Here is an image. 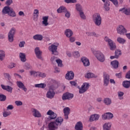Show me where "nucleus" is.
<instances>
[{
  "instance_id": "f257e3e1",
  "label": "nucleus",
  "mask_w": 130,
  "mask_h": 130,
  "mask_svg": "<svg viewBox=\"0 0 130 130\" xmlns=\"http://www.w3.org/2000/svg\"><path fill=\"white\" fill-rule=\"evenodd\" d=\"M92 21L95 26L100 27L102 24V17L99 13H95L92 15Z\"/></svg>"
},
{
  "instance_id": "f03ea898",
  "label": "nucleus",
  "mask_w": 130,
  "mask_h": 130,
  "mask_svg": "<svg viewBox=\"0 0 130 130\" xmlns=\"http://www.w3.org/2000/svg\"><path fill=\"white\" fill-rule=\"evenodd\" d=\"M91 51L99 61L104 62L105 61V56L103 54V53L100 51H96L94 49H91Z\"/></svg>"
},
{
  "instance_id": "7ed1b4c3",
  "label": "nucleus",
  "mask_w": 130,
  "mask_h": 130,
  "mask_svg": "<svg viewBox=\"0 0 130 130\" xmlns=\"http://www.w3.org/2000/svg\"><path fill=\"white\" fill-rule=\"evenodd\" d=\"M59 46V44L58 43H54L49 46L48 49L49 51L52 52V54H54V55H58V52L57 51V47H58Z\"/></svg>"
},
{
  "instance_id": "20e7f679",
  "label": "nucleus",
  "mask_w": 130,
  "mask_h": 130,
  "mask_svg": "<svg viewBox=\"0 0 130 130\" xmlns=\"http://www.w3.org/2000/svg\"><path fill=\"white\" fill-rule=\"evenodd\" d=\"M104 40L108 43L111 50H115L116 49V44L112 40L110 39L108 37H105Z\"/></svg>"
},
{
  "instance_id": "39448f33",
  "label": "nucleus",
  "mask_w": 130,
  "mask_h": 130,
  "mask_svg": "<svg viewBox=\"0 0 130 130\" xmlns=\"http://www.w3.org/2000/svg\"><path fill=\"white\" fill-rule=\"evenodd\" d=\"M15 34H16V29L15 27H12L8 34V41H9V42H13V41H14V36H15Z\"/></svg>"
},
{
  "instance_id": "423d86ee",
  "label": "nucleus",
  "mask_w": 130,
  "mask_h": 130,
  "mask_svg": "<svg viewBox=\"0 0 130 130\" xmlns=\"http://www.w3.org/2000/svg\"><path fill=\"white\" fill-rule=\"evenodd\" d=\"M89 87H90V84L88 83L85 82L81 86V88H79V93L80 94H83L85 93L89 89Z\"/></svg>"
},
{
  "instance_id": "0eeeda50",
  "label": "nucleus",
  "mask_w": 130,
  "mask_h": 130,
  "mask_svg": "<svg viewBox=\"0 0 130 130\" xmlns=\"http://www.w3.org/2000/svg\"><path fill=\"white\" fill-rule=\"evenodd\" d=\"M116 30L118 34H120V35H124V34L127 32V30L124 28V26L121 25H119L117 27Z\"/></svg>"
},
{
  "instance_id": "6e6552de",
  "label": "nucleus",
  "mask_w": 130,
  "mask_h": 130,
  "mask_svg": "<svg viewBox=\"0 0 130 130\" xmlns=\"http://www.w3.org/2000/svg\"><path fill=\"white\" fill-rule=\"evenodd\" d=\"M102 117V119H104V120H106V119H112V118H113V114L111 112H107L103 114Z\"/></svg>"
},
{
  "instance_id": "1a4fd4ad",
  "label": "nucleus",
  "mask_w": 130,
  "mask_h": 130,
  "mask_svg": "<svg viewBox=\"0 0 130 130\" xmlns=\"http://www.w3.org/2000/svg\"><path fill=\"white\" fill-rule=\"evenodd\" d=\"M110 76L109 75L106 74V73L103 74V80L104 86H108L109 84Z\"/></svg>"
},
{
  "instance_id": "9d476101",
  "label": "nucleus",
  "mask_w": 130,
  "mask_h": 130,
  "mask_svg": "<svg viewBox=\"0 0 130 130\" xmlns=\"http://www.w3.org/2000/svg\"><path fill=\"white\" fill-rule=\"evenodd\" d=\"M35 53L37 58L39 59H42V52L40 50V48H39V47H36L35 49Z\"/></svg>"
},
{
  "instance_id": "9b49d317",
  "label": "nucleus",
  "mask_w": 130,
  "mask_h": 130,
  "mask_svg": "<svg viewBox=\"0 0 130 130\" xmlns=\"http://www.w3.org/2000/svg\"><path fill=\"white\" fill-rule=\"evenodd\" d=\"M31 113L34 116V117H37L38 118H39L40 117H41V113H40V112L38 111V110L35 109V108H32L31 109Z\"/></svg>"
},
{
  "instance_id": "f8f14e48",
  "label": "nucleus",
  "mask_w": 130,
  "mask_h": 130,
  "mask_svg": "<svg viewBox=\"0 0 130 130\" xmlns=\"http://www.w3.org/2000/svg\"><path fill=\"white\" fill-rule=\"evenodd\" d=\"M74 98V94L67 92L64 93L62 96V100H70Z\"/></svg>"
},
{
  "instance_id": "ddd939ff",
  "label": "nucleus",
  "mask_w": 130,
  "mask_h": 130,
  "mask_svg": "<svg viewBox=\"0 0 130 130\" xmlns=\"http://www.w3.org/2000/svg\"><path fill=\"white\" fill-rule=\"evenodd\" d=\"M1 87L2 89H3V90H4L5 91H7V92H8V93L13 92V88L11 86L1 84Z\"/></svg>"
},
{
  "instance_id": "4468645a",
  "label": "nucleus",
  "mask_w": 130,
  "mask_h": 130,
  "mask_svg": "<svg viewBox=\"0 0 130 130\" xmlns=\"http://www.w3.org/2000/svg\"><path fill=\"white\" fill-rule=\"evenodd\" d=\"M119 12H121L122 14H124L126 16H130V7L120 8Z\"/></svg>"
},
{
  "instance_id": "2eb2a0df",
  "label": "nucleus",
  "mask_w": 130,
  "mask_h": 130,
  "mask_svg": "<svg viewBox=\"0 0 130 130\" xmlns=\"http://www.w3.org/2000/svg\"><path fill=\"white\" fill-rule=\"evenodd\" d=\"M48 127L49 130H56L58 128V126L57 125L56 122L54 121L49 123Z\"/></svg>"
},
{
  "instance_id": "dca6fc26",
  "label": "nucleus",
  "mask_w": 130,
  "mask_h": 130,
  "mask_svg": "<svg viewBox=\"0 0 130 130\" xmlns=\"http://www.w3.org/2000/svg\"><path fill=\"white\" fill-rule=\"evenodd\" d=\"M75 77V74L73 71L68 72L66 75V79L67 80H69V81L71 80H73L74 77Z\"/></svg>"
},
{
  "instance_id": "f3484780",
  "label": "nucleus",
  "mask_w": 130,
  "mask_h": 130,
  "mask_svg": "<svg viewBox=\"0 0 130 130\" xmlns=\"http://www.w3.org/2000/svg\"><path fill=\"white\" fill-rule=\"evenodd\" d=\"M16 85L20 89H22L24 92H27V88L24 85L22 81H17Z\"/></svg>"
},
{
  "instance_id": "a211bd4d",
  "label": "nucleus",
  "mask_w": 130,
  "mask_h": 130,
  "mask_svg": "<svg viewBox=\"0 0 130 130\" xmlns=\"http://www.w3.org/2000/svg\"><path fill=\"white\" fill-rule=\"evenodd\" d=\"M55 95V92L53 91V89H50L49 91L47 92L46 96L49 99H52Z\"/></svg>"
},
{
  "instance_id": "6ab92c4d",
  "label": "nucleus",
  "mask_w": 130,
  "mask_h": 130,
  "mask_svg": "<svg viewBox=\"0 0 130 130\" xmlns=\"http://www.w3.org/2000/svg\"><path fill=\"white\" fill-rule=\"evenodd\" d=\"M47 115H49L50 116L51 119H55L57 116L56 113H54V112H53L51 110H48V111L47 112Z\"/></svg>"
},
{
  "instance_id": "aec40b11",
  "label": "nucleus",
  "mask_w": 130,
  "mask_h": 130,
  "mask_svg": "<svg viewBox=\"0 0 130 130\" xmlns=\"http://www.w3.org/2000/svg\"><path fill=\"white\" fill-rule=\"evenodd\" d=\"M100 117V115L99 114H92L90 116V117L89 118V121H97V120H99Z\"/></svg>"
},
{
  "instance_id": "412c9836",
  "label": "nucleus",
  "mask_w": 130,
  "mask_h": 130,
  "mask_svg": "<svg viewBox=\"0 0 130 130\" xmlns=\"http://www.w3.org/2000/svg\"><path fill=\"white\" fill-rule=\"evenodd\" d=\"M81 61H82L84 67H89V66H90V61H89V59L86 57H82L81 58Z\"/></svg>"
},
{
  "instance_id": "4be33fe9",
  "label": "nucleus",
  "mask_w": 130,
  "mask_h": 130,
  "mask_svg": "<svg viewBox=\"0 0 130 130\" xmlns=\"http://www.w3.org/2000/svg\"><path fill=\"white\" fill-rule=\"evenodd\" d=\"M71 111V109L69 107H66L63 109V113L64 114V119H68L69 115L70 114V112Z\"/></svg>"
},
{
  "instance_id": "5701e85b",
  "label": "nucleus",
  "mask_w": 130,
  "mask_h": 130,
  "mask_svg": "<svg viewBox=\"0 0 130 130\" xmlns=\"http://www.w3.org/2000/svg\"><path fill=\"white\" fill-rule=\"evenodd\" d=\"M49 18V16H43L42 17V25L46 27L47 26H48L49 25V23H48V18Z\"/></svg>"
},
{
  "instance_id": "b1692460",
  "label": "nucleus",
  "mask_w": 130,
  "mask_h": 130,
  "mask_svg": "<svg viewBox=\"0 0 130 130\" xmlns=\"http://www.w3.org/2000/svg\"><path fill=\"white\" fill-rule=\"evenodd\" d=\"M64 35L68 38H70V37H72V36H73V35H74V32H73V30L72 29H67L64 31Z\"/></svg>"
},
{
  "instance_id": "393cba45",
  "label": "nucleus",
  "mask_w": 130,
  "mask_h": 130,
  "mask_svg": "<svg viewBox=\"0 0 130 130\" xmlns=\"http://www.w3.org/2000/svg\"><path fill=\"white\" fill-rule=\"evenodd\" d=\"M76 130H83V123L81 121H78L76 123L75 126Z\"/></svg>"
},
{
  "instance_id": "a878e982",
  "label": "nucleus",
  "mask_w": 130,
  "mask_h": 130,
  "mask_svg": "<svg viewBox=\"0 0 130 130\" xmlns=\"http://www.w3.org/2000/svg\"><path fill=\"white\" fill-rule=\"evenodd\" d=\"M111 123L110 122H106L103 125V130H110L111 129Z\"/></svg>"
},
{
  "instance_id": "bb28decb",
  "label": "nucleus",
  "mask_w": 130,
  "mask_h": 130,
  "mask_svg": "<svg viewBox=\"0 0 130 130\" xmlns=\"http://www.w3.org/2000/svg\"><path fill=\"white\" fill-rule=\"evenodd\" d=\"M33 20L36 21L38 19V16H39V10L38 9H35L33 12Z\"/></svg>"
},
{
  "instance_id": "cd10ccee",
  "label": "nucleus",
  "mask_w": 130,
  "mask_h": 130,
  "mask_svg": "<svg viewBox=\"0 0 130 130\" xmlns=\"http://www.w3.org/2000/svg\"><path fill=\"white\" fill-rule=\"evenodd\" d=\"M11 10V8L9 6H5L4 7V8L2 10V14L3 15H9V13H10V11Z\"/></svg>"
},
{
  "instance_id": "c85d7f7f",
  "label": "nucleus",
  "mask_w": 130,
  "mask_h": 130,
  "mask_svg": "<svg viewBox=\"0 0 130 130\" xmlns=\"http://www.w3.org/2000/svg\"><path fill=\"white\" fill-rule=\"evenodd\" d=\"M19 58L20 59L22 62H25L27 59H26V54L24 53L20 52L19 53Z\"/></svg>"
},
{
  "instance_id": "c756f323",
  "label": "nucleus",
  "mask_w": 130,
  "mask_h": 130,
  "mask_svg": "<svg viewBox=\"0 0 130 130\" xmlns=\"http://www.w3.org/2000/svg\"><path fill=\"white\" fill-rule=\"evenodd\" d=\"M104 103L107 106H109V105H111V103H112V101H111V99L109 98H106L104 100Z\"/></svg>"
},
{
  "instance_id": "7c9ffc66",
  "label": "nucleus",
  "mask_w": 130,
  "mask_h": 130,
  "mask_svg": "<svg viewBox=\"0 0 130 130\" xmlns=\"http://www.w3.org/2000/svg\"><path fill=\"white\" fill-rule=\"evenodd\" d=\"M54 122H56L58 126L61 125L62 122H63V118L61 117H58L56 119L55 121Z\"/></svg>"
},
{
  "instance_id": "2f4dec72",
  "label": "nucleus",
  "mask_w": 130,
  "mask_h": 130,
  "mask_svg": "<svg viewBox=\"0 0 130 130\" xmlns=\"http://www.w3.org/2000/svg\"><path fill=\"white\" fill-rule=\"evenodd\" d=\"M86 79H92V78H97V76L92 73H86L85 75Z\"/></svg>"
},
{
  "instance_id": "473e14b6",
  "label": "nucleus",
  "mask_w": 130,
  "mask_h": 130,
  "mask_svg": "<svg viewBox=\"0 0 130 130\" xmlns=\"http://www.w3.org/2000/svg\"><path fill=\"white\" fill-rule=\"evenodd\" d=\"M33 39L34 40H38V41H41L43 39V36L42 35H35L33 36Z\"/></svg>"
},
{
  "instance_id": "72a5a7b5",
  "label": "nucleus",
  "mask_w": 130,
  "mask_h": 130,
  "mask_svg": "<svg viewBox=\"0 0 130 130\" xmlns=\"http://www.w3.org/2000/svg\"><path fill=\"white\" fill-rule=\"evenodd\" d=\"M119 64V63L117 60H114L111 62V65L112 66V68H113V69H118Z\"/></svg>"
},
{
  "instance_id": "f704fd0d",
  "label": "nucleus",
  "mask_w": 130,
  "mask_h": 130,
  "mask_svg": "<svg viewBox=\"0 0 130 130\" xmlns=\"http://www.w3.org/2000/svg\"><path fill=\"white\" fill-rule=\"evenodd\" d=\"M122 86L126 89H128L130 87V81H124L122 82Z\"/></svg>"
},
{
  "instance_id": "c9c22d12",
  "label": "nucleus",
  "mask_w": 130,
  "mask_h": 130,
  "mask_svg": "<svg viewBox=\"0 0 130 130\" xmlns=\"http://www.w3.org/2000/svg\"><path fill=\"white\" fill-rule=\"evenodd\" d=\"M6 57V52L3 50H0V60L3 61Z\"/></svg>"
},
{
  "instance_id": "e433bc0d",
  "label": "nucleus",
  "mask_w": 130,
  "mask_h": 130,
  "mask_svg": "<svg viewBox=\"0 0 130 130\" xmlns=\"http://www.w3.org/2000/svg\"><path fill=\"white\" fill-rule=\"evenodd\" d=\"M76 10L77 11V12H79V13H80L81 12H83V7L80 4H76Z\"/></svg>"
},
{
  "instance_id": "4c0bfd02",
  "label": "nucleus",
  "mask_w": 130,
  "mask_h": 130,
  "mask_svg": "<svg viewBox=\"0 0 130 130\" xmlns=\"http://www.w3.org/2000/svg\"><path fill=\"white\" fill-rule=\"evenodd\" d=\"M35 88H41V89H44L46 87V84L45 83H40L35 84Z\"/></svg>"
},
{
  "instance_id": "58836bf2",
  "label": "nucleus",
  "mask_w": 130,
  "mask_h": 130,
  "mask_svg": "<svg viewBox=\"0 0 130 130\" xmlns=\"http://www.w3.org/2000/svg\"><path fill=\"white\" fill-rule=\"evenodd\" d=\"M67 10L66 7L63 6L60 7L59 8H58L57 10V13H65V12H67Z\"/></svg>"
},
{
  "instance_id": "ea45409f",
  "label": "nucleus",
  "mask_w": 130,
  "mask_h": 130,
  "mask_svg": "<svg viewBox=\"0 0 130 130\" xmlns=\"http://www.w3.org/2000/svg\"><path fill=\"white\" fill-rule=\"evenodd\" d=\"M3 76L6 79H8V81L9 83H11L13 84V83L11 82V75L9 73H5L3 74Z\"/></svg>"
},
{
  "instance_id": "a19ab883",
  "label": "nucleus",
  "mask_w": 130,
  "mask_h": 130,
  "mask_svg": "<svg viewBox=\"0 0 130 130\" xmlns=\"http://www.w3.org/2000/svg\"><path fill=\"white\" fill-rule=\"evenodd\" d=\"M9 16L10 17H15L17 16V14H16V12L14 10L12 9H10V11L9 12V13H8Z\"/></svg>"
},
{
  "instance_id": "79ce46f5",
  "label": "nucleus",
  "mask_w": 130,
  "mask_h": 130,
  "mask_svg": "<svg viewBox=\"0 0 130 130\" xmlns=\"http://www.w3.org/2000/svg\"><path fill=\"white\" fill-rule=\"evenodd\" d=\"M117 42H118V43H120V44H124V43H125L126 41L122 38L118 37L117 39Z\"/></svg>"
},
{
  "instance_id": "37998d69",
  "label": "nucleus",
  "mask_w": 130,
  "mask_h": 130,
  "mask_svg": "<svg viewBox=\"0 0 130 130\" xmlns=\"http://www.w3.org/2000/svg\"><path fill=\"white\" fill-rule=\"evenodd\" d=\"M39 72H36L35 71H29L30 76H32L35 78L38 77Z\"/></svg>"
},
{
  "instance_id": "c03bdc74",
  "label": "nucleus",
  "mask_w": 130,
  "mask_h": 130,
  "mask_svg": "<svg viewBox=\"0 0 130 130\" xmlns=\"http://www.w3.org/2000/svg\"><path fill=\"white\" fill-rule=\"evenodd\" d=\"M118 98L120 100H122L123 99V95H124V93L122 91H118Z\"/></svg>"
},
{
  "instance_id": "a18cd8bd",
  "label": "nucleus",
  "mask_w": 130,
  "mask_h": 130,
  "mask_svg": "<svg viewBox=\"0 0 130 130\" xmlns=\"http://www.w3.org/2000/svg\"><path fill=\"white\" fill-rule=\"evenodd\" d=\"M12 114V112L10 111H5L3 113V117H8Z\"/></svg>"
},
{
  "instance_id": "49530a36",
  "label": "nucleus",
  "mask_w": 130,
  "mask_h": 130,
  "mask_svg": "<svg viewBox=\"0 0 130 130\" xmlns=\"http://www.w3.org/2000/svg\"><path fill=\"white\" fill-rule=\"evenodd\" d=\"M115 55H116V58H118V57L121 55V51L119 50H116L115 52Z\"/></svg>"
},
{
  "instance_id": "de8ad7c7",
  "label": "nucleus",
  "mask_w": 130,
  "mask_h": 130,
  "mask_svg": "<svg viewBox=\"0 0 130 130\" xmlns=\"http://www.w3.org/2000/svg\"><path fill=\"white\" fill-rule=\"evenodd\" d=\"M6 100H7V96L5 94L0 93V101L4 102L6 101Z\"/></svg>"
},
{
  "instance_id": "09e8293b",
  "label": "nucleus",
  "mask_w": 130,
  "mask_h": 130,
  "mask_svg": "<svg viewBox=\"0 0 130 130\" xmlns=\"http://www.w3.org/2000/svg\"><path fill=\"white\" fill-rule=\"evenodd\" d=\"M79 15L80 18L82 19V20H86V15L84 13L83 11H81V12H79Z\"/></svg>"
},
{
  "instance_id": "8fccbe9b",
  "label": "nucleus",
  "mask_w": 130,
  "mask_h": 130,
  "mask_svg": "<svg viewBox=\"0 0 130 130\" xmlns=\"http://www.w3.org/2000/svg\"><path fill=\"white\" fill-rule=\"evenodd\" d=\"M55 61L57 62L58 67H59L60 68L62 67V61H61L60 59H56Z\"/></svg>"
},
{
  "instance_id": "3c124183",
  "label": "nucleus",
  "mask_w": 130,
  "mask_h": 130,
  "mask_svg": "<svg viewBox=\"0 0 130 130\" xmlns=\"http://www.w3.org/2000/svg\"><path fill=\"white\" fill-rule=\"evenodd\" d=\"M38 77H39L40 78H45V77H46V74L43 72H39Z\"/></svg>"
},
{
  "instance_id": "603ef678",
  "label": "nucleus",
  "mask_w": 130,
  "mask_h": 130,
  "mask_svg": "<svg viewBox=\"0 0 130 130\" xmlns=\"http://www.w3.org/2000/svg\"><path fill=\"white\" fill-rule=\"evenodd\" d=\"M24 68L25 70H31L32 69V66H31L29 63H25L24 66Z\"/></svg>"
},
{
  "instance_id": "864d4df0",
  "label": "nucleus",
  "mask_w": 130,
  "mask_h": 130,
  "mask_svg": "<svg viewBox=\"0 0 130 130\" xmlns=\"http://www.w3.org/2000/svg\"><path fill=\"white\" fill-rule=\"evenodd\" d=\"M109 2H106L105 3V9L106 10V11H109V10H110V8H109Z\"/></svg>"
},
{
  "instance_id": "5fc2aeb1",
  "label": "nucleus",
  "mask_w": 130,
  "mask_h": 130,
  "mask_svg": "<svg viewBox=\"0 0 130 130\" xmlns=\"http://www.w3.org/2000/svg\"><path fill=\"white\" fill-rule=\"evenodd\" d=\"M64 2L66 4H76L77 0H64Z\"/></svg>"
},
{
  "instance_id": "6e6d98bb",
  "label": "nucleus",
  "mask_w": 130,
  "mask_h": 130,
  "mask_svg": "<svg viewBox=\"0 0 130 130\" xmlns=\"http://www.w3.org/2000/svg\"><path fill=\"white\" fill-rule=\"evenodd\" d=\"M25 44H26V42L25 41H21L20 42L18 45L19 47H20V48H23V47H24Z\"/></svg>"
},
{
  "instance_id": "4d7b16f0",
  "label": "nucleus",
  "mask_w": 130,
  "mask_h": 130,
  "mask_svg": "<svg viewBox=\"0 0 130 130\" xmlns=\"http://www.w3.org/2000/svg\"><path fill=\"white\" fill-rule=\"evenodd\" d=\"M16 67V64L14 63H10L8 65V68L9 69H14V68Z\"/></svg>"
},
{
  "instance_id": "13d9d810",
  "label": "nucleus",
  "mask_w": 130,
  "mask_h": 130,
  "mask_svg": "<svg viewBox=\"0 0 130 130\" xmlns=\"http://www.w3.org/2000/svg\"><path fill=\"white\" fill-rule=\"evenodd\" d=\"M15 104L16 106H22V105H23V102L20 101H16L15 102Z\"/></svg>"
},
{
  "instance_id": "bf43d9fd",
  "label": "nucleus",
  "mask_w": 130,
  "mask_h": 130,
  "mask_svg": "<svg viewBox=\"0 0 130 130\" xmlns=\"http://www.w3.org/2000/svg\"><path fill=\"white\" fill-rule=\"evenodd\" d=\"M89 36H93L94 37H99V35L95 32H91L88 33Z\"/></svg>"
},
{
  "instance_id": "052dcab7",
  "label": "nucleus",
  "mask_w": 130,
  "mask_h": 130,
  "mask_svg": "<svg viewBox=\"0 0 130 130\" xmlns=\"http://www.w3.org/2000/svg\"><path fill=\"white\" fill-rule=\"evenodd\" d=\"M64 13L66 17L69 19V18L71 17V13H70L68 10H67Z\"/></svg>"
},
{
  "instance_id": "680f3d73",
  "label": "nucleus",
  "mask_w": 130,
  "mask_h": 130,
  "mask_svg": "<svg viewBox=\"0 0 130 130\" xmlns=\"http://www.w3.org/2000/svg\"><path fill=\"white\" fill-rule=\"evenodd\" d=\"M116 6L118 7V1L117 0H110Z\"/></svg>"
},
{
  "instance_id": "e2e57ef3",
  "label": "nucleus",
  "mask_w": 130,
  "mask_h": 130,
  "mask_svg": "<svg viewBox=\"0 0 130 130\" xmlns=\"http://www.w3.org/2000/svg\"><path fill=\"white\" fill-rule=\"evenodd\" d=\"M12 4H13V0H7L6 2L7 6H11Z\"/></svg>"
},
{
  "instance_id": "0e129e2a",
  "label": "nucleus",
  "mask_w": 130,
  "mask_h": 130,
  "mask_svg": "<svg viewBox=\"0 0 130 130\" xmlns=\"http://www.w3.org/2000/svg\"><path fill=\"white\" fill-rule=\"evenodd\" d=\"M73 55L75 56V57H79V56H80V53H79L78 51L74 52L73 53Z\"/></svg>"
},
{
  "instance_id": "69168bd1",
  "label": "nucleus",
  "mask_w": 130,
  "mask_h": 130,
  "mask_svg": "<svg viewBox=\"0 0 130 130\" xmlns=\"http://www.w3.org/2000/svg\"><path fill=\"white\" fill-rule=\"evenodd\" d=\"M7 110H13L14 109V106L12 105H9L8 106Z\"/></svg>"
},
{
  "instance_id": "338daca9",
  "label": "nucleus",
  "mask_w": 130,
  "mask_h": 130,
  "mask_svg": "<svg viewBox=\"0 0 130 130\" xmlns=\"http://www.w3.org/2000/svg\"><path fill=\"white\" fill-rule=\"evenodd\" d=\"M69 40L71 43L75 42L76 41V38L74 37H70Z\"/></svg>"
},
{
  "instance_id": "774afa93",
  "label": "nucleus",
  "mask_w": 130,
  "mask_h": 130,
  "mask_svg": "<svg viewBox=\"0 0 130 130\" xmlns=\"http://www.w3.org/2000/svg\"><path fill=\"white\" fill-rule=\"evenodd\" d=\"M126 79H130V71H129L125 75Z\"/></svg>"
}]
</instances>
